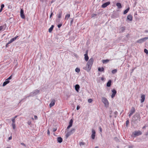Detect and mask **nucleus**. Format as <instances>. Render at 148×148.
Returning a JSON list of instances; mask_svg holds the SVG:
<instances>
[{
  "label": "nucleus",
  "instance_id": "bf43d9fd",
  "mask_svg": "<svg viewBox=\"0 0 148 148\" xmlns=\"http://www.w3.org/2000/svg\"><path fill=\"white\" fill-rule=\"evenodd\" d=\"M145 32L146 33H148V30H146L145 31Z\"/></svg>",
  "mask_w": 148,
  "mask_h": 148
},
{
  "label": "nucleus",
  "instance_id": "79ce46f5",
  "mask_svg": "<svg viewBox=\"0 0 148 148\" xmlns=\"http://www.w3.org/2000/svg\"><path fill=\"white\" fill-rule=\"evenodd\" d=\"M4 5L3 4H2L1 5V8L3 9V8L4 7Z\"/></svg>",
  "mask_w": 148,
  "mask_h": 148
},
{
  "label": "nucleus",
  "instance_id": "c85d7f7f",
  "mask_svg": "<svg viewBox=\"0 0 148 148\" xmlns=\"http://www.w3.org/2000/svg\"><path fill=\"white\" fill-rule=\"evenodd\" d=\"M18 37V36H16L12 38L11 39V41L12 42H13L14 41H15L16 39V38H17V37Z\"/></svg>",
  "mask_w": 148,
  "mask_h": 148
},
{
  "label": "nucleus",
  "instance_id": "37998d69",
  "mask_svg": "<svg viewBox=\"0 0 148 148\" xmlns=\"http://www.w3.org/2000/svg\"><path fill=\"white\" fill-rule=\"evenodd\" d=\"M62 24H59L58 25V28H60L62 26Z\"/></svg>",
  "mask_w": 148,
  "mask_h": 148
},
{
  "label": "nucleus",
  "instance_id": "e2e57ef3",
  "mask_svg": "<svg viewBox=\"0 0 148 148\" xmlns=\"http://www.w3.org/2000/svg\"><path fill=\"white\" fill-rule=\"evenodd\" d=\"M23 100V99H22L21 100V101H20L19 103H20Z\"/></svg>",
  "mask_w": 148,
  "mask_h": 148
},
{
  "label": "nucleus",
  "instance_id": "13d9d810",
  "mask_svg": "<svg viewBox=\"0 0 148 148\" xmlns=\"http://www.w3.org/2000/svg\"><path fill=\"white\" fill-rule=\"evenodd\" d=\"M17 116H16L15 117H14L13 118H12L13 119H15L17 117Z\"/></svg>",
  "mask_w": 148,
  "mask_h": 148
},
{
  "label": "nucleus",
  "instance_id": "f257e3e1",
  "mask_svg": "<svg viewBox=\"0 0 148 148\" xmlns=\"http://www.w3.org/2000/svg\"><path fill=\"white\" fill-rule=\"evenodd\" d=\"M94 60L93 58H90L88 62H87L86 66V67H84V69L88 71L91 69V67L93 63Z\"/></svg>",
  "mask_w": 148,
  "mask_h": 148
},
{
  "label": "nucleus",
  "instance_id": "c03bdc74",
  "mask_svg": "<svg viewBox=\"0 0 148 148\" xmlns=\"http://www.w3.org/2000/svg\"><path fill=\"white\" fill-rule=\"evenodd\" d=\"M5 81L8 84V83H9V82H10V81H9V80H8L7 79H6L5 80Z\"/></svg>",
  "mask_w": 148,
  "mask_h": 148
},
{
  "label": "nucleus",
  "instance_id": "4c0bfd02",
  "mask_svg": "<svg viewBox=\"0 0 148 148\" xmlns=\"http://www.w3.org/2000/svg\"><path fill=\"white\" fill-rule=\"evenodd\" d=\"M12 42L11 41V40H10V41H9L8 42V43H7V45H6V47H7V45H8V44H10Z\"/></svg>",
  "mask_w": 148,
  "mask_h": 148
},
{
  "label": "nucleus",
  "instance_id": "6e6552de",
  "mask_svg": "<svg viewBox=\"0 0 148 148\" xmlns=\"http://www.w3.org/2000/svg\"><path fill=\"white\" fill-rule=\"evenodd\" d=\"M92 134L91 135V138L92 139H94L95 136V131L94 129L92 130Z\"/></svg>",
  "mask_w": 148,
  "mask_h": 148
},
{
  "label": "nucleus",
  "instance_id": "a19ab883",
  "mask_svg": "<svg viewBox=\"0 0 148 148\" xmlns=\"http://www.w3.org/2000/svg\"><path fill=\"white\" fill-rule=\"evenodd\" d=\"M12 75H11L9 77L8 79H7L8 80H9L10 79H12Z\"/></svg>",
  "mask_w": 148,
  "mask_h": 148
},
{
  "label": "nucleus",
  "instance_id": "a211bd4d",
  "mask_svg": "<svg viewBox=\"0 0 148 148\" xmlns=\"http://www.w3.org/2000/svg\"><path fill=\"white\" fill-rule=\"evenodd\" d=\"M79 87H80L79 86L78 84H76L75 86V90L77 91V92H79Z\"/></svg>",
  "mask_w": 148,
  "mask_h": 148
},
{
  "label": "nucleus",
  "instance_id": "864d4df0",
  "mask_svg": "<svg viewBox=\"0 0 148 148\" xmlns=\"http://www.w3.org/2000/svg\"><path fill=\"white\" fill-rule=\"evenodd\" d=\"M50 131H49V130H48V131H47V134H48V135H49L50 134Z\"/></svg>",
  "mask_w": 148,
  "mask_h": 148
},
{
  "label": "nucleus",
  "instance_id": "393cba45",
  "mask_svg": "<svg viewBox=\"0 0 148 148\" xmlns=\"http://www.w3.org/2000/svg\"><path fill=\"white\" fill-rule=\"evenodd\" d=\"M53 27L54 26L53 25H52L51 27L49 29V32H51L52 31Z\"/></svg>",
  "mask_w": 148,
  "mask_h": 148
},
{
  "label": "nucleus",
  "instance_id": "680f3d73",
  "mask_svg": "<svg viewBox=\"0 0 148 148\" xmlns=\"http://www.w3.org/2000/svg\"><path fill=\"white\" fill-rule=\"evenodd\" d=\"M145 127H146V126H144L143 127V129H145Z\"/></svg>",
  "mask_w": 148,
  "mask_h": 148
},
{
  "label": "nucleus",
  "instance_id": "0eeeda50",
  "mask_svg": "<svg viewBox=\"0 0 148 148\" xmlns=\"http://www.w3.org/2000/svg\"><path fill=\"white\" fill-rule=\"evenodd\" d=\"M135 112V108L134 107H132V109L130 111L129 114V116L130 117Z\"/></svg>",
  "mask_w": 148,
  "mask_h": 148
},
{
  "label": "nucleus",
  "instance_id": "aec40b11",
  "mask_svg": "<svg viewBox=\"0 0 148 148\" xmlns=\"http://www.w3.org/2000/svg\"><path fill=\"white\" fill-rule=\"evenodd\" d=\"M110 61V60L106 59V60H102V62L104 64H106L108 63Z\"/></svg>",
  "mask_w": 148,
  "mask_h": 148
},
{
  "label": "nucleus",
  "instance_id": "c756f323",
  "mask_svg": "<svg viewBox=\"0 0 148 148\" xmlns=\"http://www.w3.org/2000/svg\"><path fill=\"white\" fill-rule=\"evenodd\" d=\"M117 70L116 69H115L112 70V73H113V74H114L116 73L117 72Z\"/></svg>",
  "mask_w": 148,
  "mask_h": 148
},
{
  "label": "nucleus",
  "instance_id": "ea45409f",
  "mask_svg": "<svg viewBox=\"0 0 148 148\" xmlns=\"http://www.w3.org/2000/svg\"><path fill=\"white\" fill-rule=\"evenodd\" d=\"M129 121L128 120H127L126 121V125L127 126L129 124Z\"/></svg>",
  "mask_w": 148,
  "mask_h": 148
},
{
  "label": "nucleus",
  "instance_id": "58836bf2",
  "mask_svg": "<svg viewBox=\"0 0 148 148\" xmlns=\"http://www.w3.org/2000/svg\"><path fill=\"white\" fill-rule=\"evenodd\" d=\"M144 52L147 54H148V51L146 49H145L144 50Z\"/></svg>",
  "mask_w": 148,
  "mask_h": 148
},
{
  "label": "nucleus",
  "instance_id": "f8f14e48",
  "mask_svg": "<svg viewBox=\"0 0 148 148\" xmlns=\"http://www.w3.org/2000/svg\"><path fill=\"white\" fill-rule=\"evenodd\" d=\"M73 123V120H72V119H71L69 121V126L67 127V129H69V128H70L72 126Z\"/></svg>",
  "mask_w": 148,
  "mask_h": 148
},
{
  "label": "nucleus",
  "instance_id": "cd10ccee",
  "mask_svg": "<svg viewBox=\"0 0 148 148\" xmlns=\"http://www.w3.org/2000/svg\"><path fill=\"white\" fill-rule=\"evenodd\" d=\"M129 10H130V8H127V9L125 10L124 11L123 14H126L128 12V11Z\"/></svg>",
  "mask_w": 148,
  "mask_h": 148
},
{
  "label": "nucleus",
  "instance_id": "1a4fd4ad",
  "mask_svg": "<svg viewBox=\"0 0 148 148\" xmlns=\"http://www.w3.org/2000/svg\"><path fill=\"white\" fill-rule=\"evenodd\" d=\"M20 15L21 18L23 19L25 18V16L24 14V10L21 9L20 11Z\"/></svg>",
  "mask_w": 148,
  "mask_h": 148
},
{
  "label": "nucleus",
  "instance_id": "5fc2aeb1",
  "mask_svg": "<svg viewBox=\"0 0 148 148\" xmlns=\"http://www.w3.org/2000/svg\"><path fill=\"white\" fill-rule=\"evenodd\" d=\"M12 137L11 136H10V137H9L8 139L9 140H10L12 139Z\"/></svg>",
  "mask_w": 148,
  "mask_h": 148
},
{
  "label": "nucleus",
  "instance_id": "bb28decb",
  "mask_svg": "<svg viewBox=\"0 0 148 148\" xmlns=\"http://www.w3.org/2000/svg\"><path fill=\"white\" fill-rule=\"evenodd\" d=\"M98 70L99 71L102 72L104 71V69L103 67H102L101 68H99L98 69Z\"/></svg>",
  "mask_w": 148,
  "mask_h": 148
},
{
  "label": "nucleus",
  "instance_id": "6ab92c4d",
  "mask_svg": "<svg viewBox=\"0 0 148 148\" xmlns=\"http://www.w3.org/2000/svg\"><path fill=\"white\" fill-rule=\"evenodd\" d=\"M62 14V11H60L58 14L57 15V17L58 18H60L61 17V16Z\"/></svg>",
  "mask_w": 148,
  "mask_h": 148
},
{
  "label": "nucleus",
  "instance_id": "9b49d317",
  "mask_svg": "<svg viewBox=\"0 0 148 148\" xmlns=\"http://www.w3.org/2000/svg\"><path fill=\"white\" fill-rule=\"evenodd\" d=\"M112 93L111 95V97L112 98H113L114 97L116 93V90L114 89L112 90Z\"/></svg>",
  "mask_w": 148,
  "mask_h": 148
},
{
  "label": "nucleus",
  "instance_id": "338daca9",
  "mask_svg": "<svg viewBox=\"0 0 148 148\" xmlns=\"http://www.w3.org/2000/svg\"><path fill=\"white\" fill-rule=\"evenodd\" d=\"M134 117L135 118L136 117V115H135L134 116Z\"/></svg>",
  "mask_w": 148,
  "mask_h": 148
},
{
  "label": "nucleus",
  "instance_id": "c9c22d12",
  "mask_svg": "<svg viewBox=\"0 0 148 148\" xmlns=\"http://www.w3.org/2000/svg\"><path fill=\"white\" fill-rule=\"evenodd\" d=\"M8 84L7 83L5 82H4L3 84V86H5L6 84Z\"/></svg>",
  "mask_w": 148,
  "mask_h": 148
},
{
  "label": "nucleus",
  "instance_id": "8fccbe9b",
  "mask_svg": "<svg viewBox=\"0 0 148 148\" xmlns=\"http://www.w3.org/2000/svg\"><path fill=\"white\" fill-rule=\"evenodd\" d=\"M34 117L35 119L36 120L38 118L37 116L36 115L34 116Z\"/></svg>",
  "mask_w": 148,
  "mask_h": 148
},
{
  "label": "nucleus",
  "instance_id": "de8ad7c7",
  "mask_svg": "<svg viewBox=\"0 0 148 148\" xmlns=\"http://www.w3.org/2000/svg\"><path fill=\"white\" fill-rule=\"evenodd\" d=\"M31 122L30 121H28V122H27V124L29 125H31Z\"/></svg>",
  "mask_w": 148,
  "mask_h": 148
},
{
  "label": "nucleus",
  "instance_id": "09e8293b",
  "mask_svg": "<svg viewBox=\"0 0 148 148\" xmlns=\"http://www.w3.org/2000/svg\"><path fill=\"white\" fill-rule=\"evenodd\" d=\"M21 144L22 145H23V146H25V147H26V145H25V144H24V143H21Z\"/></svg>",
  "mask_w": 148,
  "mask_h": 148
},
{
  "label": "nucleus",
  "instance_id": "a18cd8bd",
  "mask_svg": "<svg viewBox=\"0 0 148 148\" xmlns=\"http://www.w3.org/2000/svg\"><path fill=\"white\" fill-rule=\"evenodd\" d=\"M99 131L101 132H102V128L101 127H99Z\"/></svg>",
  "mask_w": 148,
  "mask_h": 148
},
{
  "label": "nucleus",
  "instance_id": "412c9836",
  "mask_svg": "<svg viewBox=\"0 0 148 148\" xmlns=\"http://www.w3.org/2000/svg\"><path fill=\"white\" fill-rule=\"evenodd\" d=\"M5 27L4 25L0 26V31L1 30L3 31L5 30Z\"/></svg>",
  "mask_w": 148,
  "mask_h": 148
},
{
  "label": "nucleus",
  "instance_id": "72a5a7b5",
  "mask_svg": "<svg viewBox=\"0 0 148 148\" xmlns=\"http://www.w3.org/2000/svg\"><path fill=\"white\" fill-rule=\"evenodd\" d=\"M12 124H15V119H13L12 118Z\"/></svg>",
  "mask_w": 148,
  "mask_h": 148
},
{
  "label": "nucleus",
  "instance_id": "b1692460",
  "mask_svg": "<svg viewBox=\"0 0 148 148\" xmlns=\"http://www.w3.org/2000/svg\"><path fill=\"white\" fill-rule=\"evenodd\" d=\"M70 14H67L65 16V17L64 18L65 20H68L69 18L70 17Z\"/></svg>",
  "mask_w": 148,
  "mask_h": 148
},
{
  "label": "nucleus",
  "instance_id": "f3484780",
  "mask_svg": "<svg viewBox=\"0 0 148 148\" xmlns=\"http://www.w3.org/2000/svg\"><path fill=\"white\" fill-rule=\"evenodd\" d=\"M125 30V27H120L119 29V32L120 33L123 32Z\"/></svg>",
  "mask_w": 148,
  "mask_h": 148
},
{
  "label": "nucleus",
  "instance_id": "49530a36",
  "mask_svg": "<svg viewBox=\"0 0 148 148\" xmlns=\"http://www.w3.org/2000/svg\"><path fill=\"white\" fill-rule=\"evenodd\" d=\"M80 106H78L77 107V110H79L80 109Z\"/></svg>",
  "mask_w": 148,
  "mask_h": 148
},
{
  "label": "nucleus",
  "instance_id": "a878e982",
  "mask_svg": "<svg viewBox=\"0 0 148 148\" xmlns=\"http://www.w3.org/2000/svg\"><path fill=\"white\" fill-rule=\"evenodd\" d=\"M111 80H109L107 84V86L108 87L110 86V85H111Z\"/></svg>",
  "mask_w": 148,
  "mask_h": 148
},
{
  "label": "nucleus",
  "instance_id": "3c124183",
  "mask_svg": "<svg viewBox=\"0 0 148 148\" xmlns=\"http://www.w3.org/2000/svg\"><path fill=\"white\" fill-rule=\"evenodd\" d=\"M56 130H57V128H53V132H55Z\"/></svg>",
  "mask_w": 148,
  "mask_h": 148
},
{
  "label": "nucleus",
  "instance_id": "423d86ee",
  "mask_svg": "<svg viewBox=\"0 0 148 148\" xmlns=\"http://www.w3.org/2000/svg\"><path fill=\"white\" fill-rule=\"evenodd\" d=\"M142 134V132L139 130L135 131L133 133V134L135 136H138L141 135Z\"/></svg>",
  "mask_w": 148,
  "mask_h": 148
},
{
  "label": "nucleus",
  "instance_id": "473e14b6",
  "mask_svg": "<svg viewBox=\"0 0 148 148\" xmlns=\"http://www.w3.org/2000/svg\"><path fill=\"white\" fill-rule=\"evenodd\" d=\"M12 125L13 129H14L15 128V124H12Z\"/></svg>",
  "mask_w": 148,
  "mask_h": 148
},
{
  "label": "nucleus",
  "instance_id": "0e129e2a",
  "mask_svg": "<svg viewBox=\"0 0 148 148\" xmlns=\"http://www.w3.org/2000/svg\"><path fill=\"white\" fill-rule=\"evenodd\" d=\"M95 148H99L98 147H95Z\"/></svg>",
  "mask_w": 148,
  "mask_h": 148
},
{
  "label": "nucleus",
  "instance_id": "69168bd1",
  "mask_svg": "<svg viewBox=\"0 0 148 148\" xmlns=\"http://www.w3.org/2000/svg\"><path fill=\"white\" fill-rule=\"evenodd\" d=\"M11 148V147H7V148Z\"/></svg>",
  "mask_w": 148,
  "mask_h": 148
},
{
  "label": "nucleus",
  "instance_id": "ddd939ff",
  "mask_svg": "<svg viewBox=\"0 0 148 148\" xmlns=\"http://www.w3.org/2000/svg\"><path fill=\"white\" fill-rule=\"evenodd\" d=\"M133 17L132 15L129 14L127 16V19L129 21H131L132 20Z\"/></svg>",
  "mask_w": 148,
  "mask_h": 148
},
{
  "label": "nucleus",
  "instance_id": "4468645a",
  "mask_svg": "<svg viewBox=\"0 0 148 148\" xmlns=\"http://www.w3.org/2000/svg\"><path fill=\"white\" fill-rule=\"evenodd\" d=\"M141 98L140 102L141 103H142L144 102L145 99V95L142 94L141 95Z\"/></svg>",
  "mask_w": 148,
  "mask_h": 148
},
{
  "label": "nucleus",
  "instance_id": "052dcab7",
  "mask_svg": "<svg viewBox=\"0 0 148 148\" xmlns=\"http://www.w3.org/2000/svg\"><path fill=\"white\" fill-rule=\"evenodd\" d=\"M3 9L1 8V9H0V12H1L2 10Z\"/></svg>",
  "mask_w": 148,
  "mask_h": 148
},
{
  "label": "nucleus",
  "instance_id": "9d476101",
  "mask_svg": "<svg viewBox=\"0 0 148 148\" xmlns=\"http://www.w3.org/2000/svg\"><path fill=\"white\" fill-rule=\"evenodd\" d=\"M55 99H53L51 100V102L49 104L50 108H51L55 105Z\"/></svg>",
  "mask_w": 148,
  "mask_h": 148
},
{
  "label": "nucleus",
  "instance_id": "2eb2a0df",
  "mask_svg": "<svg viewBox=\"0 0 148 148\" xmlns=\"http://www.w3.org/2000/svg\"><path fill=\"white\" fill-rule=\"evenodd\" d=\"M110 3V2H107L106 3H103L102 5V7L103 8H105L107 7L108 5H109Z\"/></svg>",
  "mask_w": 148,
  "mask_h": 148
},
{
  "label": "nucleus",
  "instance_id": "f03ea898",
  "mask_svg": "<svg viewBox=\"0 0 148 148\" xmlns=\"http://www.w3.org/2000/svg\"><path fill=\"white\" fill-rule=\"evenodd\" d=\"M102 102L104 104L105 106L106 107H108L109 106V102L108 100L105 97H102L101 98Z\"/></svg>",
  "mask_w": 148,
  "mask_h": 148
},
{
  "label": "nucleus",
  "instance_id": "2f4dec72",
  "mask_svg": "<svg viewBox=\"0 0 148 148\" xmlns=\"http://www.w3.org/2000/svg\"><path fill=\"white\" fill-rule=\"evenodd\" d=\"M75 72L77 73H79L80 71V69L78 68H77L75 69Z\"/></svg>",
  "mask_w": 148,
  "mask_h": 148
},
{
  "label": "nucleus",
  "instance_id": "7c9ffc66",
  "mask_svg": "<svg viewBox=\"0 0 148 148\" xmlns=\"http://www.w3.org/2000/svg\"><path fill=\"white\" fill-rule=\"evenodd\" d=\"M85 144V143H84L82 142H79V145L80 146H82L83 145H84Z\"/></svg>",
  "mask_w": 148,
  "mask_h": 148
},
{
  "label": "nucleus",
  "instance_id": "6e6d98bb",
  "mask_svg": "<svg viewBox=\"0 0 148 148\" xmlns=\"http://www.w3.org/2000/svg\"><path fill=\"white\" fill-rule=\"evenodd\" d=\"M71 23H72L73 21V19L71 18Z\"/></svg>",
  "mask_w": 148,
  "mask_h": 148
},
{
  "label": "nucleus",
  "instance_id": "39448f33",
  "mask_svg": "<svg viewBox=\"0 0 148 148\" xmlns=\"http://www.w3.org/2000/svg\"><path fill=\"white\" fill-rule=\"evenodd\" d=\"M147 39H148V37H146L138 40H137V42L138 43H141L144 42Z\"/></svg>",
  "mask_w": 148,
  "mask_h": 148
},
{
  "label": "nucleus",
  "instance_id": "e433bc0d",
  "mask_svg": "<svg viewBox=\"0 0 148 148\" xmlns=\"http://www.w3.org/2000/svg\"><path fill=\"white\" fill-rule=\"evenodd\" d=\"M8 84L7 83L5 82H4L3 84V86H5L6 84Z\"/></svg>",
  "mask_w": 148,
  "mask_h": 148
},
{
  "label": "nucleus",
  "instance_id": "603ef678",
  "mask_svg": "<svg viewBox=\"0 0 148 148\" xmlns=\"http://www.w3.org/2000/svg\"><path fill=\"white\" fill-rule=\"evenodd\" d=\"M96 16V14H92V17H93L94 16Z\"/></svg>",
  "mask_w": 148,
  "mask_h": 148
},
{
  "label": "nucleus",
  "instance_id": "5701e85b",
  "mask_svg": "<svg viewBox=\"0 0 148 148\" xmlns=\"http://www.w3.org/2000/svg\"><path fill=\"white\" fill-rule=\"evenodd\" d=\"M57 140L58 142L60 143L62 142V138L60 137H58L57 138Z\"/></svg>",
  "mask_w": 148,
  "mask_h": 148
},
{
  "label": "nucleus",
  "instance_id": "f704fd0d",
  "mask_svg": "<svg viewBox=\"0 0 148 148\" xmlns=\"http://www.w3.org/2000/svg\"><path fill=\"white\" fill-rule=\"evenodd\" d=\"M92 101V100L91 99H89L88 100V102L89 103H90Z\"/></svg>",
  "mask_w": 148,
  "mask_h": 148
},
{
  "label": "nucleus",
  "instance_id": "774afa93",
  "mask_svg": "<svg viewBox=\"0 0 148 148\" xmlns=\"http://www.w3.org/2000/svg\"><path fill=\"white\" fill-rule=\"evenodd\" d=\"M32 119H33V120H34V118H32Z\"/></svg>",
  "mask_w": 148,
  "mask_h": 148
},
{
  "label": "nucleus",
  "instance_id": "dca6fc26",
  "mask_svg": "<svg viewBox=\"0 0 148 148\" xmlns=\"http://www.w3.org/2000/svg\"><path fill=\"white\" fill-rule=\"evenodd\" d=\"M84 56L85 60L86 61H87L89 59V58H88V51H86V53L84 54Z\"/></svg>",
  "mask_w": 148,
  "mask_h": 148
},
{
  "label": "nucleus",
  "instance_id": "4d7b16f0",
  "mask_svg": "<svg viewBox=\"0 0 148 148\" xmlns=\"http://www.w3.org/2000/svg\"><path fill=\"white\" fill-rule=\"evenodd\" d=\"M53 13H52L51 14H50V18H51V17L53 15Z\"/></svg>",
  "mask_w": 148,
  "mask_h": 148
},
{
  "label": "nucleus",
  "instance_id": "7ed1b4c3",
  "mask_svg": "<svg viewBox=\"0 0 148 148\" xmlns=\"http://www.w3.org/2000/svg\"><path fill=\"white\" fill-rule=\"evenodd\" d=\"M39 92V90H35L33 92H31L29 95L26 97H30L34 96L37 94Z\"/></svg>",
  "mask_w": 148,
  "mask_h": 148
},
{
  "label": "nucleus",
  "instance_id": "4be33fe9",
  "mask_svg": "<svg viewBox=\"0 0 148 148\" xmlns=\"http://www.w3.org/2000/svg\"><path fill=\"white\" fill-rule=\"evenodd\" d=\"M116 5L118 8H121L122 7L121 4L120 3H118L116 4Z\"/></svg>",
  "mask_w": 148,
  "mask_h": 148
},
{
  "label": "nucleus",
  "instance_id": "20e7f679",
  "mask_svg": "<svg viewBox=\"0 0 148 148\" xmlns=\"http://www.w3.org/2000/svg\"><path fill=\"white\" fill-rule=\"evenodd\" d=\"M75 131V128H72L71 130L68 132L66 135V138H68L69 136L73 133Z\"/></svg>",
  "mask_w": 148,
  "mask_h": 148
}]
</instances>
